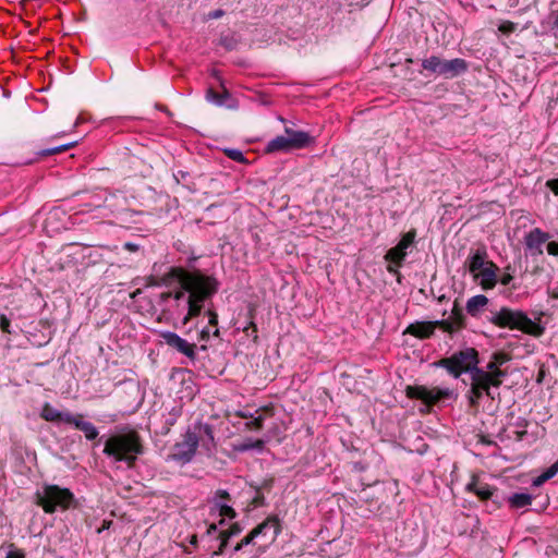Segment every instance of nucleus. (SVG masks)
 <instances>
[{
    "mask_svg": "<svg viewBox=\"0 0 558 558\" xmlns=\"http://www.w3.org/2000/svg\"><path fill=\"white\" fill-rule=\"evenodd\" d=\"M480 352L473 347H465L461 350L453 352L450 356L442 357L434 362L435 367L444 368L447 373L458 379L463 374L469 375V390L465 397L469 401L470 407L474 403V387L475 381L480 377H484L485 374L481 367Z\"/></svg>",
    "mask_w": 558,
    "mask_h": 558,
    "instance_id": "nucleus-1",
    "label": "nucleus"
},
{
    "mask_svg": "<svg viewBox=\"0 0 558 558\" xmlns=\"http://www.w3.org/2000/svg\"><path fill=\"white\" fill-rule=\"evenodd\" d=\"M144 451L142 438L134 429L112 434L104 441L102 453L114 462L125 463L130 470L135 468Z\"/></svg>",
    "mask_w": 558,
    "mask_h": 558,
    "instance_id": "nucleus-2",
    "label": "nucleus"
},
{
    "mask_svg": "<svg viewBox=\"0 0 558 558\" xmlns=\"http://www.w3.org/2000/svg\"><path fill=\"white\" fill-rule=\"evenodd\" d=\"M34 502L47 514H52L57 511L63 512L80 506L77 498L71 489L46 482L35 492Z\"/></svg>",
    "mask_w": 558,
    "mask_h": 558,
    "instance_id": "nucleus-3",
    "label": "nucleus"
},
{
    "mask_svg": "<svg viewBox=\"0 0 558 558\" xmlns=\"http://www.w3.org/2000/svg\"><path fill=\"white\" fill-rule=\"evenodd\" d=\"M505 361L506 357L502 353H494L492 360L485 366H481L485 376L475 381L473 409H478L484 396L492 400L496 399V389L502 385L504 378L507 376V372L500 368ZM497 397H499V392H497Z\"/></svg>",
    "mask_w": 558,
    "mask_h": 558,
    "instance_id": "nucleus-4",
    "label": "nucleus"
},
{
    "mask_svg": "<svg viewBox=\"0 0 558 558\" xmlns=\"http://www.w3.org/2000/svg\"><path fill=\"white\" fill-rule=\"evenodd\" d=\"M490 314L488 322L499 328L517 329L534 337H541L545 331L543 326L520 310L504 306L499 311H492Z\"/></svg>",
    "mask_w": 558,
    "mask_h": 558,
    "instance_id": "nucleus-5",
    "label": "nucleus"
},
{
    "mask_svg": "<svg viewBox=\"0 0 558 558\" xmlns=\"http://www.w3.org/2000/svg\"><path fill=\"white\" fill-rule=\"evenodd\" d=\"M424 71L445 80L459 77L469 71V62L462 58L445 59L438 54L424 58L421 62Z\"/></svg>",
    "mask_w": 558,
    "mask_h": 558,
    "instance_id": "nucleus-6",
    "label": "nucleus"
},
{
    "mask_svg": "<svg viewBox=\"0 0 558 558\" xmlns=\"http://www.w3.org/2000/svg\"><path fill=\"white\" fill-rule=\"evenodd\" d=\"M416 234L417 233L415 229L409 230L402 234L398 244L389 248L384 256L385 260L388 263L387 271L397 276L399 282L401 279L399 268H401L404 264L408 250L414 247Z\"/></svg>",
    "mask_w": 558,
    "mask_h": 558,
    "instance_id": "nucleus-7",
    "label": "nucleus"
},
{
    "mask_svg": "<svg viewBox=\"0 0 558 558\" xmlns=\"http://www.w3.org/2000/svg\"><path fill=\"white\" fill-rule=\"evenodd\" d=\"M219 282L215 278L210 284L207 283L199 292L186 296V314L182 318V325H187L193 318L198 317L205 306V302L211 299L218 291Z\"/></svg>",
    "mask_w": 558,
    "mask_h": 558,
    "instance_id": "nucleus-8",
    "label": "nucleus"
},
{
    "mask_svg": "<svg viewBox=\"0 0 558 558\" xmlns=\"http://www.w3.org/2000/svg\"><path fill=\"white\" fill-rule=\"evenodd\" d=\"M196 434L197 433L191 432V427L187 428L183 435V439L174 444L172 447L168 459L182 465L190 463L193 460L199 444Z\"/></svg>",
    "mask_w": 558,
    "mask_h": 558,
    "instance_id": "nucleus-9",
    "label": "nucleus"
},
{
    "mask_svg": "<svg viewBox=\"0 0 558 558\" xmlns=\"http://www.w3.org/2000/svg\"><path fill=\"white\" fill-rule=\"evenodd\" d=\"M405 395L409 399L422 401L424 404L432 407L441 400L448 399L453 395L449 388H427L426 386H407Z\"/></svg>",
    "mask_w": 558,
    "mask_h": 558,
    "instance_id": "nucleus-10",
    "label": "nucleus"
},
{
    "mask_svg": "<svg viewBox=\"0 0 558 558\" xmlns=\"http://www.w3.org/2000/svg\"><path fill=\"white\" fill-rule=\"evenodd\" d=\"M465 490L473 493L483 502L490 501L494 509L500 508L506 500L504 495H499L497 487L481 481L476 475L472 476L465 486Z\"/></svg>",
    "mask_w": 558,
    "mask_h": 558,
    "instance_id": "nucleus-11",
    "label": "nucleus"
},
{
    "mask_svg": "<svg viewBox=\"0 0 558 558\" xmlns=\"http://www.w3.org/2000/svg\"><path fill=\"white\" fill-rule=\"evenodd\" d=\"M214 279V277L204 275L201 270H196V274L194 276L195 283L192 284V289L185 290L184 282H181L179 290L174 292H162L159 294L160 304H163L171 299L175 301L177 304L180 301H184L186 303L187 295H192L193 293L199 292L202 288H205L207 286V283L210 284V282Z\"/></svg>",
    "mask_w": 558,
    "mask_h": 558,
    "instance_id": "nucleus-12",
    "label": "nucleus"
},
{
    "mask_svg": "<svg viewBox=\"0 0 558 558\" xmlns=\"http://www.w3.org/2000/svg\"><path fill=\"white\" fill-rule=\"evenodd\" d=\"M160 338L162 341L175 352L184 355L191 363L197 360L198 344L190 342L173 331H161Z\"/></svg>",
    "mask_w": 558,
    "mask_h": 558,
    "instance_id": "nucleus-13",
    "label": "nucleus"
},
{
    "mask_svg": "<svg viewBox=\"0 0 558 558\" xmlns=\"http://www.w3.org/2000/svg\"><path fill=\"white\" fill-rule=\"evenodd\" d=\"M233 499L226 489H217L214 495L208 499L210 505V514L218 513L222 519L219 521V525L226 523L225 518L234 519L238 513L233 509Z\"/></svg>",
    "mask_w": 558,
    "mask_h": 558,
    "instance_id": "nucleus-14",
    "label": "nucleus"
},
{
    "mask_svg": "<svg viewBox=\"0 0 558 558\" xmlns=\"http://www.w3.org/2000/svg\"><path fill=\"white\" fill-rule=\"evenodd\" d=\"M211 75L219 81L221 92H217L213 87H209L206 92V99L218 107H226L230 110H236L239 108V101L225 86V82L220 76V72L213 70Z\"/></svg>",
    "mask_w": 558,
    "mask_h": 558,
    "instance_id": "nucleus-15",
    "label": "nucleus"
},
{
    "mask_svg": "<svg viewBox=\"0 0 558 558\" xmlns=\"http://www.w3.org/2000/svg\"><path fill=\"white\" fill-rule=\"evenodd\" d=\"M196 270L189 271L182 267L171 266L168 267L167 271L160 276L161 283L165 287H171L174 283L184 282L185 290L192 289V284L195 283L194 276Z\"/></svg>",
    "mask_w": 558,
    "mask_h": 558,
    "instance_id": "nucleus-16",
    "label": "nucleus"
},
{
    "mask_svg": "<svg viewBox=\"0 0 558 558\" xmlns=\"http://www.w3.org/2000/svg\"><path fill=\"white\" fill-rule=\"evenodd\" d=\"M498 271L499 267L492 262L486 267L475 272L473 279L484 291L493 290L498 283Z\"/></svg>",
    "mask_w": 558,
    "mask_h": 558,
    "instance_id": "nucleus-17",
    "label": "nucleus"
},
{
    "mask_svg": "<svg viewBox=\"0 0 558 558\" xmlns=\"http://www.w3.org/2000/svg\"><path fill=\"white\" fill-rule=\"evenodd\" d=\"M284 134L287 135L292 150L303 149L315 143V137L305 131L294 130L292 128L286 126Z\"/></svg>",
    "mask_w": 558,
    "mask_h": 558,
    "instance_id": "nucleus-18",
    "label": "nucleus"
},
{
    "mask_svg": "<svg viewBox=\"0 0 558 558\" xmlns=\"http://www.w3.org/2000/svg\"><path fill=\"white\" fill-rule=\"evenodd\" d=\"M549 234L544 232L539 228L532 229L524 236V244L530 251H534L536 254H543L542 246L549 240Z\"/></svg>",
    "mask_w": 558,
    "mask_h": 558,
    "instance_id": "nucleus-19",
    "label": "nucleus"
},
{
    "mask_svg": "<svg viewBox=\"0 0 558 558\" xmlns=\"http://www.w3.org/2000/svg\"><path fill=\"white\" fill-rule=\"evenodd\" d=\"M493 260L488 259V254L486 247L482 246L475 250L474 252H471L466 259L469 271L474 275L478 270L486 267L488 264H490Z\"/></svg>",
    "mask_w": 558,
    "mask_h": 558,
    "instance_id": "nucleus-20",
    "label": "nucleus"
},
{
    "mask_svg": "<svg viewBox=\"0 0 558 558\" xmlns=\"http://www.w3.org/2000/svg\"><path fill=\"white\" fill-rule=\"evenodd\" d=\"M272 529L274 535H272V542L278 537V535L281 533L282 526L281 521L277 515H270L265 521H263L260 524L255 526L250 533L254 537V539L259 535H265L266 531Z\"/></svg>",
    "mask_w": 558,
    "mask_h": 558,
    "instance_id": "nucleus-21",
    "label": "nucleus"
},
{
    "mask_svg": "<svg viewBox=\"0 0 558 558\" xmlns=\"http://www.w3.org/2000/svg\"><path fill=\"white\" fill-rule=\"evenodd\" d=\"M73 414L69 411L62 412L57 409H54L50 403L46 402L40 411V417L47 422L52 423H66L70 424V421L72 420Z\"/></svg>",
    "mask_w": 558,
    "mask_h": 558,
    "instance_id": "nucleus-22",
    "label": "nucleus"
},
{
    "mask_svg": "<svg viewBox=\"0 0 558 558\" xmlns=\"http://www.w3.org/2000/svg\"><path fill=\"white\" fill-rule=\"evenodd\" d=\"M70 424L73 425L76 429L84 433V436L87 440L92 441L98 438V428L92 422L84 421L83 414H73Z\"/></svg>",
    "mask_w": 558,
    "mask_h": 558,
    "instance_id": "nucleus-23",
    "label": "nucleus"
},
{
    "mask_svg": "<svg viewBox=\"0 0 558 558\" xmlns=\"http://www.w3.org/2000/svg\"><path fill=\"white\" fill-rule=\"evenodd\" d=\"M489 299L484 294H477L466 301L465 311L474 318L480 317L487 308Z\"/></svg>",
    "mask_w": 558,
    "mask_h": 558,
    "instance_id": "nucleus-24",
    "label": "nucleus"
},
{
    "mask_svg": "<svg viewBox=\"0 0 558 558\" xmlns=\"http://www.w3.org/2000/svg\"><path fill=\"white\" fill-rule=\"evenodd\" d=\"M434 332L435 331L432 322H415L410 324L404 330V333L411 335L422 340L429 339Z\"/></svg>",
    "mask_w": 558,
    "mask_h": 558,
    "instance_id": "nucleus-25",
    "label": "nucleus"
},
{
    "mask_svg": "<svg viewBox=\"0 0 558 558\" xmlns=\"http://www.w3.org/2000/svg\"><path fill=\"white\" fill-rule=\"evenodd\" d=\"M199 323H196L194 326V329L197 331V341L199 342L198 350L206 352L208 350V342L211 337L219 338L220 339V330L219 328H216L214 331H210L208 326H203L201 329H198Z\"/></svg>",
    "mask_w": 558,
    "mask_h": 558,
    "instance_id": "nucleus-26",
    "label": "nucleus"
},
{
    "mask_svg": "<svg viewBox=\"0 0 558 558\" xmlns=\"http://www.w3.org/2000/svg\"><path fill=\"white\" fill-rule=\"evenodd\" d=\"M266 154L274 153H290L292 151L287 135H279L272 140H270L265 146Z\"/></svg>",
    "mask_w": 558,
    "mask_h": 558,
    "instance_id": "nucleus-27",
    "label": "nucleus"
},
{
    "mask_svg": "<svg viewBox=\"0 0 558 558\" xmlns=\"http://www.w3.org/2000/svg\"><path fill=\"white\" fill-rule=\"evenodd\" d=\"M77 143H78L77 141H73V142H70V143H66V144H61V145H58V146H54V147L41 149V150L36 153V155H37L36 159L27 160L24 163L25 165H32L38 158H45V157H49V156H52V155H57V154L66 151V150L71 149V148L75 147L77 145Z\"/></svg>",
    "mask_w": 558,
    "mask_h": 558,
    "instance_id": "nucleus-28",
    "label": "nucleus"
},
{
    "mask_svg": "<svg viewBox=\"0 0 558 558\" xmlns=\"http://www.w3.org/2000/svg\"><path fill=\"white\" fill-rule=\"evenodd\" d=\"M511 509H521L530 506L533 500V496L529 493H514L510 496H505Z\"/></svg>",
    "mask_w": 558,
    "mask_h": 558,
    "instance_id": "nucleus-29",
    "label": "nucleus"
},
{
    "mask_svg": "<svg viewBox=\"0 0 558 558\" xmlns=\"http://www.w3.org/2000/svg\"><path fill=\"white\" fill-rule=\"evenodd\" d=\"M192 433H197L198 441L206 437L208 441L214 442V429L213 426L208 423L196 422L191 428Z\"/></svg>",
    "mask_w": 558,
    "mask_h": 558,
    "instance_id": "nucleus-30",
    "label": "nucleus"
},
{
    "mask_svg": "<svg viewBox=\"0 0 558 558\" xmlns=\"http://www.w3.org/2000/svg\"><path fill=\"white\" fill-rule=\"evenodd\" d=\"M265 444L266 442L263 439L246 438L241 444L235 446V450H238L240 452H245V451H250V450H257V451L260 452V451L264 450Z\"/></svg>",
    "mask_w": 558,
    "mask_h": 558,
    "instance_id": "nucleus-31",
    "label": "nucleus"
},
{
    "mask_svg": "<svg viewBox=\"0 0 558 558\" xmlns=\"http://www.w3.org/2000/svg\"><path fill=\"white\" fill-rule=\"evenodd\" d=\"M449 320L452 322V325L454 326L456 331L464 328L466 325L465 315L463 314L462 310L457 304H454V307L451 311V316H450Z\"/></svg>",
    "mask_w": 558,
    "mask_h": 558,
    "instance_id": "nucleus-32",
    "label": "nucleus"
},
{
    "mask_svg": "<svg viewBox=\"0 0 558 558\" xmlns=\"http://www.w3.org/2000/svg\"><path fill=\"white\" fill-rule=\"evenodd\" d=\"M558 473V461H556L555 463H553L549 468H547L541 475H538L536 478H534L533 481V485L534 486H541L543 485L545 482L549 481L550 478H553L556 474Z\"/></svg>",
    "mask_w": 558,
    "mask_h": 558,
    "instance_id": "nucleus-33",
    "label": "nucleus"
},
{
    "mask_svg": "<svg viewBox=\"0 0 558 558\" xmlns=\"http://www.w3.org/2000/svg\"><path fill=\"white\" fill-rule=\"evenodd\" d=\"M229 537H227L222 532H219L216 536H215V541L218 543L217 545V549H215L211 554V558H216V557H221L225 551H226V548L229 544Z\"/></svg>",
    "mask_w": 558,
    "mask_h": 558,
    "instance_id": "nucleus-34",
    "label": "nucleus"
},
{
    "mask_svg": "<svg viewBox=\"0 0 558 558\" xmlns=\"http://www.w3.org/2000/svg\"><path fill=\"white\" fill-rule=\"evenodd\" d=\"M254 314H255V310L253 307H250V310H248L250 322H248L247 326H245L243 328V331L247 336H253L254 341H256L258 336H257V326H256V324L253 320L254 319Z\"/></svg>",
    "mask_w": 558,
    "mask_h": 558,
    "instance_id": "nucleus-35",
    "label": "nucleus"
},
{
    "mask_svg": "<svg viewBox=\"0 0 558 558\" xmlns=\"http://www.w3.org/2000/svg\"><path fill=\"white\" fill-rule=\"evenodd\" d=\"M225 154L227 157H229L231 160L240 162V163H247V159L245 158L244 154L236 148H227L225 149Z\"/></svg>",
    "mask_w": 558,
    "mask_h": 558,
    "instance_id": "nucleus-36",
    "label": "nucleus"
},
{
    "mask_svg": "<svg viewBox=\"0 0 558 558\" xmlns=\"http://www.w3.org/2000/svg\"><path fill=\"white\" fill-rule=\"evenodd\" d=\"M432 325L434 326V330L436 328H439L444 332L452 333L456 331L454 326L452 325V322L449 319H439L432 322Z\"/></svg>",
    "mask_w": 558,
    "mask_h": 558,
    "instance_id": "nucleus-37",
    "label": "nucleus"
},
{
    "mask_svg": "<svg viewBox=\"0 0 558 558\" xmlns=\"http://www.w3.org/2000/svg\"><path fill=\"white\" fill-rule=\"evenodd\" d=\"M264 415L253 416L245 425L248 429L260 430L264 426Z\"/></svg>",
    "mask_w": 558,
    "mask_h": 558,
    "instance_id": "nucleus-38",
    "label": "nucleus"
},
{
    "mask_svg": "<svg viewBox=\"0 0 558 558\" xmlns=\"http://www.w3.org/2000/svg\"><path fill=\"white\" fill-rule=\"evenodd\" d=\"M517 24L511 22V21H504L502 23H500V25L498 26V29L499 32H501L502 34L505 35H509V34H512L517 31Z\"/></svg>",
    "mask_w": 558,
    "mask_h": 558,
    "instance_id": "nucleus-39",
    "label": "nucleus"
},
{
    "mask_svg": "<svg viewBox=\"0 0 558 558\" xmlns=\"http://www.w3.org/2000/svg\"><path fill=\"white\" fill-rule=\"evenodd\" d=\"M227 537L232 538L238 536L242 532V526L240 523L235 522L231 524L227 530L221 531Z\"/></svg>",
    "mask_w": 558,
    "mask_h": 558,
    "instance_id": "nucleus-40",
    "label": "nucleus"
},
{
    "mask_svg": "<svg viewBox=\"0 0 558 558\" xmlns=\"http://www.w3.org/2000/svg\"><path fill=\"white\" fill-rule=\"evenodd\" d=\"M254 537L251 533H248L246 536H244L232 549L233 553H238L242 550L244 547L253 544Z\"/></svg>",
    "mask_w": 558,
    "mask_h": 558,
    "instance_id": "nucleus-41",
    "label": "nucleus"
},
{
    "mask_svg": "<svg viewBox=\"0 0 558 558\" xmlns=\"http://www.w3.org/2000/svg\"><path fill=\"white\" fill-rule=\"evenodd\" d=\"M180 415H181V409L172 408V410L169 412L168 416L166 417L165 424L167 426L174 425Z\"/></svg>",
    "mask_w": 558,
    "mask_h": 558,
    "instance_id": "nucleus-42",
    "label": "nucleus"
},
{
    "mask_svg": "<svg viewBox=\"0 0 558 558\" xmlns=\"http://www.w3.org/2000/svg\"><path fill=\"white\" fill-rule=\"evenodd\" d=\"M505 270L506 272L500 278H498V282H500L502 286H509L513 280V276L510 272L512 270V267L508 265L507 267H505Z\"/></svg>",
    "mask_w": 558,
    "mask_h": 558,
    "instance_id": "nucleus-43",
    "label": "nucleus"
},
{
    "mask_svg": "<svg viewBox=\"0 0 558 558\" xmlns=\"http://www.w3.org/2000/svg\"><path fill=\"white\" fill-rule=\"evenodd\" d=\"M205 314L207 315L208 317V324L206 326H213L216 328H218V314L215 310L213 308H207V311L205 312Z\"/></svg>",
    "mask_w": 558,
    "mask_h": 558,
    "instance_id": "nucleus-44",
    "label": "nucleus"
},
{
    "mask_svg": "<svg viewBox=\"0 0 558 558\" xmlns=\"http://www.w3.org/2000/svg\"><path fill=\"white\" fill-rule=\"evenodd\" d=\"M10 319L4 315H0V329L5 333H12Z\"/></svg>",
    "mask_w": 558,
    "mask_h": 558,
    "instance_id": "nucleus-45",
    "label": "nucleus"
},
{
    "mask_svg": "<svg viewBox=\"0 0 558 558\" xmlns=\"http://www.w3.org/2000/svg\"><path fill=\"white\" fill-rule=\"evenodd\" d=\"M190 178V172L184 170H179L178 172L173 173V179L177 183H185L187 179Z\"/></svg>",
    "mask_w": 558,
    "mask_h": 558,
    "instance_id": "nucleus-46",
    "label": "nucleus"
},
{
    "mask_svg": "<svg viewBox=\"0 0 558 558\" xmlns=\"http://www.w3.org/2000/svg\"><path fill=\"white\" fill-rule=\"evenodd\" d=\"M221 45L228 50H233L236 46V41L233 37L226 36L221 38Z\"/></svg>",
    "mask_w": 558,
    "mask_h": 558,
    "instance_id": "nucleus-47",
    "label": "nucleus"
},
{
    "mask_svg": "<svg viewBox=\"0 0 558 558\" xmlns=\"http://www.w3.org/2000/svg\"><path fill=\"white\" fill-rule=\"evenodd\" d=\"M218 524L211 523L208 525L206 533L202 536V541H205L206 538H209L210 536H216L218 532Z\"/></svg>",
    "mask_w": 558,
    "mask_h": 558,
    "instance_id": "nucleus-48",
    "label": "nucleus"
},
{
    "mask_svg": "<svg viewBox=\"0 0 558 558\" xmlns=\"http://www.w3.org/2000/svg\"><path fill=\"white\" fill-rule=\"evenodd\" d=\"M253 505L255 507H263L266 505L265 496L260 493L259 488L257 489L256 495L253 498Z\"/></svg>",
    "mask_w": 558,
    "mask_h": 558,
    "instance_id": "nucleus-49",
    "label": "nucleus"
},
{
    "mask_svg": "<svg viewBox=\"0 0 558 558\" xmlns=\"http://www.w3.org/2000/svg\"><path fill=\"white\" fill-rule=\"evenodd\" d=\"M147 286L148 287H162L160 276L157 274L151 275L147 278Z\"/></svg>",
    "mask_w": 558,
    "mask_h": 558,
    "instance_id": "nucleus-50",
    "label": "nucleus"
},
{
    "mask_svg": "<svg viewBox=\"0 0 558 558\" xmlns=\"http://www.w3.org/2000/svg\"><path fill=\"white\" fill-rule=\"evenodd\" d=\"M546 248L549 255L558 256V242H548Z\"/></svg>",
    "mask_w": 558,
    "mask_h": 558,
    "instance_id": "nucleus-51",
    "label": "nucleus"
},
{
    "mask_svg": "<svg viewBox=\"0 0 558 558\" xmlns=\"http://www.w3.org/2000/svg\"><path fill=\"white\" fill-rule=\"evenodd\" d=\"M5 558H25V554L21 549H11L7 553Z\"/></svg>",
    "mask_w": 558,
    "mask_h": 558,
    "instance_id": "nucleus-52",
    "label": "nucleus"
},
{
    "mask_svg": "<svg viewBox=\"0 0 558 558\" xmlns=\"http://www.w3.org/2000/svg\"><path fill=\"white\" fill-rule=\"evenodd\" d=\"M546 185L550 189V191L558 195V179H551L546 182Z\"/></svg>",
    "mask_w": 558,
    "mask_h": 558,
    "instance_id": "nucleus-53",
    "label": "nucleus"
},
{
    "mask_svg": "<svg viewBox=\"0 0 558 558\" xmlns=\"http://www.w3.org/2000/svg\"><path fill=\"white\" fill-rule=\"evenodd\" d=\"M123 248L129 252H137L140 250V245L133 242H125L123 244Z\"/></svg>",
    "mask_w": 558,
    "mask_h": 558,
    "instance_id": "nucleus-54",
    "label": "nucleus"
},
{
    "mask_svg": "<svg viewBox=\"0 0 558 558\" xmlns=\"http://www.w3.org/2000/svg\"><path fill=\"white\" fill-rule=\"evenodd\" d=\"M352 466L356 472H364L367 468V465L361 461L354 462Z\"/></svg>",
    "mask_w": 558,
    "mask_h": 558,
    "instance_id": "nucleus-55",
    "label": "nucleus"
},
{
    "mask_svg": "<svg viewBox=\"0 0 558 558\" xmlns=\"http://www.w3.org/2000/svg\"><path fill=\"white\" fill-rule=\"evenodd\" d=\"M223 14H225V11H223V10H221V9H217V10L211 11V12L209 13V17H210V19H219V17H221Z\"/></svg>",
    "mask_w": 558,
    "mask_h": 558,
    "instance_id": "nucleus-56",
    "label": "nucleus"
},
{
    "mask_svg": "<svg viewBox=\"0 0 558 558\" xmlns=\"http://www.w3.org/2000/svg\"><path fill=\"white\" fill-rule=\"evenodd\" d=\"M189 543H190V545H192V546L196 547V546H197V544H198V537H197V535H195V534H194V535H191V536H190V538H189Z\"/></svg>",
    "mask_w": 558,
    "mask_h": 558,
    "instance_id": "nucleus-57",
    "label": "nucleus"
},
{
    "mask_svg": "<svg viewBox=\"0 0 558 558\" xmlns=\"http://www.w3.org/2000/svg\"><path fill=\"white\" fill-rule=\"evenodd\" d=\"M271 486H272V481L270 480V481H264V483H263V486H262V487H263V488H266V489H270V488H271Z\"/></svg>",
    "mask_w": 558,
    "mask_h": 558,
    "instance_id": "nucleus-58",
    "label": "nucleus"
},
{
    "mask_svg": "<svg viewBox=\"0 0 558 558\" xmlns=\"http://www.w3.org/2000/svg\"><path fill=\"white\" fill-rule=\"evenodd\" d=\"M156 107H157V109H159L160 111H163V112H166V113H168V114H171V113H170V111H169V109H168L166 106H163V105H157Z\"/></svg>",
    "mask_w": 558,
    "mask_h": 558,
    "instance_id": "nucleus-59",
    "label": "nucleus"
},
{
    "mask_svg": "<svg viewBox=\"0 0 558 558\" xmlns=\"http://www.w3.org/2000/svg\"><path fill=\"white\" fill-rule=\"evenodd\" d=\"M241 416H242L243 418H248V417H250V418H252V417H253V414H252V413H241Z\"/></svg>",
    "mask_w": 558,
    "mask_h": 558,
    "instance_id": "nucleus-60",
    "label": "nucleus"
},
{
    "mask_svg": "<svg viewBox=\"0 0 558 558\" xmlns=\"http://www.w3.org/2000/svg\"><path fill=\"white\" fill-rule=\"evenodd\" d=\"M448 300L446 295H441L438 298V302L442 303L444 301Z\"/></svg>",
    "mask_w": 558,
    "mask_h": 558,
    "instance_id": "nucleus-61",
    "label": "nucleus"
},
{
    "mask_svg": "<svg viewBox=\"0 0 558 558\" xmlns=\"http://www.w3.org/2000/svg\"><path fill=\"white\" fill-rule=\"evenodd\" d=\"M555 26L558 28V11H557V14H556V19H555Z\"/></svg>",
    "mask_w": 558,
    "mask_h": 558,
    "instance_id": "nucleus-62",
    "label": "nucleus"
},
{
    "mask_svg": "<svg viewBox=\"0 0 558 558\" xmlns=\"http://www.w3.org/2000/svg\"><path fill=\"white\" fill-rule=\"evenodd\" d=\"M216 558H220V557H216Z\"/></svg>",
    "mask_w": 558,
    "mask_h": 558,
    "instance_id": "nucleus-63",
    "label": "nucleus"
}]
</instances>
